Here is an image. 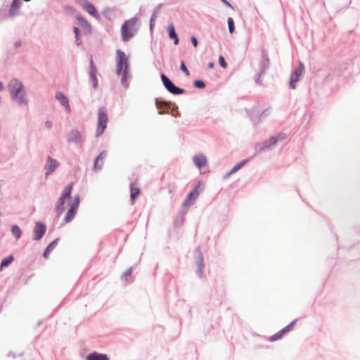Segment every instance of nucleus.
Instances as JSON below:
<instances>
[{
  "instance_id": "nucleus-20",
  "label": "nucleus",
  "mask_w": 360,
  "mask_h": 360,
  "mask_svg": "<svg viewBox=\"0 0 360 360\" xmlns=\"http://www.w3.org/2000/svg\"><path fill=\"white\" fill-rule=\"evenodd\" d=\"M193 160L195 165L199 169L202 168L207 164V158L204 155H194Z\"/></svg>"
},
{
  "instance_id": "nucleus-16",
  "label": "nucleus",
  "mask_w": 360,
  "mask_h": 360,
  "mask_svg": "<svg viewBox=\"0 0 360 360\" xmlns=\"http://www.w3.org/2000/svg\"><path fill=\"white\" fill-rule=\"evenodd\" d=\"M76 19L77 20L79 25L83 28L85 33H91V25L84 17L82 15H77L76 16Z\"/></svg>"
},
{
  "instance_id": "nucleus-57",
  "label": "nucleus",
  "mask_w": 360,
  "mask_h": 360,
  "mask_svg": "<svg viewBox=\"0 0 360 360\" xmlns=\"http://www.w3.org/2000/svg\"><path fill=\"white\" fill-rule=\"evenodd\" d=\"M214 67V63L213 62H210L207 64V68H213Z\"/></svg>"
},
{
  "instance_id": "nucleus-59",
  "label": "nucleus",
  "mask_w": 360,
  "mask_h": 360,
  "mask_svg": "<svg viewBox=\"0 0 360 360\" xmlns=\"http://www.w3.org/2000/svg\"><path fill=\"white\" fill-rule=\"evenodd\" d=\"M1 215H2V214H1V212H0V217H1Z\"/></svg>"
},
{
  "instance_id": "nucleus-19",
  "label": "nucleus",
  "mask_w": 360,
  "mask_h": 360,
  "mask_svg": "<svg viewBox=\"0 0 360 360\" xmlns=\"http://www.w3.org/2000/svg\"><path fill=\"white\" fill-rule=\"evenodd\" d=\"M68 142L79 143L82 141V135L77 129H72L68 137Z\"/></svg>"
},
{
  "instance_id": "nucleus-30",
  "label": "nucleus",
  "mask_w": 360,
  "mask_h": 360,
  "mask_svg": "<svg viewBox=\"0 0 360 360\" xmlns=\"http://www.w3.org/2000/svg\"><path fill=\"white\" fill-rule=\"evenodd\" d=\"M250 159H245V160H243L242 161L239 162L238 163H237L232 169H231V172H238L239 169H240L247 162H248Z\"/></svg>"
},
{
  "instance_id": "nucleus-50",
  "label": "nucleus",
  "mask_w": 360,
  "mask_h": 360,
  "mask_svg": "<svg viewBox=\"0 0 360 360\" xmlns=\"http://www.w3.org/2000/svg\"><path fill=\"white\" fill-rule=\"evenodd\" d=\"M191 199L186 198L183 202L182 206H187L190 204Z\"/></svg>"
},
{
  "instance_id": "nucleus-42",
  "label": "nucleus",
  "mask_w": 360,
  "mask_h": 360,
  "mask_svg": "<svg viewBox=\"0 0 360 360\" xmlns=\"http://www.w3.org/2000/svg\"><path fill=\"white\" fill-rule=\"evenodd\" d=\"M204 267L205 266H197L196 274L200 278H202V276H203V269H204Z\"/></svg>"
},
{
  "instance_id": "nucleus-12",
  "label": "nucleus",
  "mask_w": 360,
  "mask_h": 360,
  "mask_svg": "<svg viewBox=\"0 0 360 360\" xmlns=\"http://www.w3.org/2000/svg\"><path fill=\"white\" fill-rule=\"evenodd\" d=\"M90 77V82H91L92 87L97 89L98 85V81L97 78V68L94 63L93 59H90V70L89 72Z\"/></svg>"
},
{
  "instance_id": "nucleus-41",
  "label": "nucleus",
  "mask_w": 360,
  "mask_h": 360,
  "mask_svg": "<svg viewBox=\"0 0 360 360\" xmlns=\"http://www.w3.org/2000/svg\"><path fill=\"white\" fill-rule=\"evenodd\" d=\"M264 74H262L260 71H259L258 73H257L255 77H254V79H255V82L258 85H261L262 84V81L260 79L261 77Z\"/></svg>"
},
{
  "instance_id": "nucleus-26",
  "label": "nucleus",
  "mask_w": 360,
  "mask_h": 360,
  "mask_svg": "<svg viewBox=\"0 0 360 360\" xmlns=\"http://www.w3.org/2000/svg\"><path fill=\"white\" fill-rule=\"evenodd\" d=\"M259 71L262 74H264L266 70L269 69L270 66V60H260L259 64Z\"/></svg>"
},
{
  "instance_id": "nucleus-5",
  "label": "nucleus",
  "mask_w": 360,
  "mask_h": 360,
  "mask_svg": "<svg viewBox=\"0 0 360 360\" xmlns=\"http://www.w3.org/2000/svg\"><path fill=\"white\" fill-rule=\"evenodd\" d=\"M136 22V18H131L124 21L121 27L122 39L123 41H128L134 35V27Z\"/></svg>"
},
{
  "instance_id": "nucleus-40",
  "label": "nucleus",
  "mask_w": 360,
  "mask_h": 360,
  "mask_svg": "<svg viewBox=\"0 0 360 360\" xmlns=\"http://www.w3.org/2000/svg\"><path fill=\"white\" fill-rule=\"evenodd\" d=\"M218 62H219V65L221 68H227V65H228L227 63H226L225 58L221 55L219 56Z\"/></svg>"
},
{
  "instance_id": "nucleus-21",
  "label": "nucleus",
  "mask_w": 360,
  "mask_h": 360,
  "mask_svg": "<svg viewBox=\"0 0 360 360\" xmlns=\"http://www.w3.org/2000/svg\"><path fill=\"white\" fill-rule=\"evenodd\" d=\"M86 360H110V359L105 354L94 352L86 356Z\"/></svg>"
},
{
  "instance_id": "nucleus-14",
  "label": "nucleus",
  "mask_w": 360,
  "mask_h": 360,
  "mask_svg": "<svg viewBox=\"0 0 360 360\" xmlns=\"http://www.w3.org/2000/svg\"><path fill=\"white\" fill-rule=\"evenodd\" d=\"M21 0H13L8 10V15L13 18L19 14V10L21 7Z\"/></svg>"
},
{
  "instance_id": "nucleus-55",
  "label": "nucleus",
  "mask_w": 360,
  "mask_h": 360,
  "mask_svg": "<svg viewBox=\"0 0 360 360\" xmlns=\"http://www.w3.org/2000/svg\"><path fill=\"white\" fill-rule=\"evenodd\" d=\"M172 39L174 40V45H178L179 44V39L178 36L175 37L174 38H172Z\"/></svg>"
},
{
  "instance_id": "nucleus-39",
  "label": "nucleus",
  "mask_w": 360,
  "mask_h": 360,
  "mask_svg": "<svg viewBox=\"0 0 360 360\" xmlns=\"http://www.w3.org/2000/svg\"><path fill=\"white\" fill-rule=\"evenodd\" d=\"M179 69L184 72L185 73L186 75L188 76L190 75V72L189 70H188V68H186V65H185V63L184 60H181V65H180V67H179Z\"/></svg>"
},
{
  "instance_id": "nucleus-43",
  "label": "nucleus",
  "mask_w": 360,
  "mask_h": 360,
  "mask_svg": "<svg viewBox=\"0 0 360 360\" xmlns=\"http://www.w3.org/2000/svg\"><path fill=\"white\" fill-rule=\"evenodd\" d=\"M132 273V267H130L128 269H127L123 274L121 276L122 278H124L125 277H127L129 276H130Z\"/></svg>"
},
{
  "instance_id": "nucleus-45",
  "label": "nucleus",
  "mask_w": 360,
  "mask_h": 360,
  "mask_svg": "<svg viewBox=\"0 0 360 360\" xmlns=\"http://www.w3.org/2000/svg\"><path fill=\"white\" fill-rule=\"evenodd\" d=\"M191 42L192 43L193 46L194 47H197V46L198 44V39L195 36L193 35L191 37Z\"/></svg>"
},
{
  "instance_id": "nucleus-52",
  "label": "nucleus",
  "mask_w": 360,
  "mask_h": 360,
  "mask_svg": "<svg viewBox=\"0 0 360 360\" xmlns=\"http://www.w3.org/2000/svg\"><path fill=\"white\" fill-rule=\"evenodd\" d=\"M235 172H231V169L229 170L227 173H226L224 175V179H227L228 177H229L231 175H232L233 174H234Z\"/></svg>"
},
{
  "instance_id": "nucleus-54",
  "label": "nucleus",
  "mask_w": 360,
  "mask_h": 360,
  "mask_svg": "<svg viewBox=\"0 0 360 360\" xmlns=\"http://www.w3.org/2000/svg\"><path fill=\"white\" fill-rule=\"evenodd\" d=\"M277 333H278V336H279V338L281 339L285 335V333L284 332H283L282 329L281 330H279L278 332H277Z\"/></svg>"
},
{
  "instance_id": "nucleus-28",
  "label": "nucleus",
  "mask_w": 360,
  "mask_h": 360,
  "mask_svg": "<svg viewBox=\"0 0 360 360\" xmlns=\"http://www.w3.org/2000/svg\"><path fill=\"white\" fill-rule=\"evenodd\" d=\"M65 200L61 198L58 199L57 205H56V211L60 214H62L65 210Z\"/></svg>"
},
{
  "instance_id": "nucleus-15",
  "label": "nucleus",
  "mask_w": 360,
  "mask_h": 360,
  "mask_svg": "<svg viewBox=\"0 0 360 360\" xmlns=\"http://www.w3.org/2000/svg\"><path fill=\"white\" fill-rule=\"evenodd\" d=\"M82 7L88 13L95 18H100L99 13L92 3L86 1V2L83 4Z\"/></svg>"
},
{
  "instance_id": "nucleus-33",
  "label": "nucleus",
  "mask_w": 360,
  "mask_h": 360,
  "mask_svg": "<svg viewBox=\"0 0 360 360\" xmlns=\"http://www.w3.org/2000/svg\"><path fill=\"white\" fill-rule=\"evenodd\" d=\"M167 32L170 39L174 38L175 37L178 36L175 31V28L172 24L168 26Z\"/></svg>"
},
{
  "instance_id": "nucleus-35",
  "label": "nucleus",
  "mask_w": 360,
  "mask_h": 360,
  "mask_svg": "<svg viewBox=\"0 0 360 360\" xmlns=\"http://www.w3.org/2000/svg\"><path fill=\"white\" fill-rule=\"evenodd\" d=\"M193 86L197 89H202L205 87L206 84L204 81L201 79H196L193 82Z\"/></svg>"
},
{
  "instance_id": "nucleus-51",
  "label": "nucleus",
  "mask_w": 360,
  "mask_h": 360,
  "mask_svg": "<svg viewBox=\"0 0 360 360\" xmlns=\"http://www.w3.org/2000/svg\"><path fill=\"white\" fill-rule=\"evenodd\" d=\"M235 172H231V169L229 170L227 173H226L224 175V179H227L228 177H229L231 175H232L233 174H234Z\"/></svg>"
},
{
  "instance_id": "nucleus-58",
  "label": "nucleus",
  "mask_w": 360,
  "mask_h": 360,
  "mask_svg": "<svg viewBox=\"0 0 360 360\" xmlns=\"http://www.w3.org/2000/svg\"><path fill=\"white\" fill-rule=\"evenodd\" d=\"M4 89V85L1 82H0V92Z\"/></svg>"
},
{
  "instance_id": "nucleus-10",
  "label": "nucleus",
  "mask_w": 360,
  "mask_h": 360,
  "mask_svg": "<svg viewBox=\"0 0 360 360\" xmlns=\"http://www.w3.org/2000/svg\"><path fill=\"white\" fill-rule=\"evenodd\" d=\"M304 69V64L302 63H300L299 65L292 71L290 80V87L291 89H294L296 88L295 84L300 79V77Z\"/></svg>"
},
{
  "instance_id": "nucleus-48",
  "label": "nucleus",
  "mask_w": 360,
  "mask_h": 360,
  "mask_svg": "<svg viewBox=\"0 0 360 360\" xmlns=\"http://www.w3.org/2000/svg\"><path fill=\"white\" fill-rule=\"evenodd\" d=\"M221 1L226 6L233 9V6H232V4L228 1V0H221Z\"/></svg>"
},
{
  "instance_id": "nucleus-36",
  "label": "nucleus",
  "mask_w": 360,
  "mask_h": 360,
  "mask_svg": "<svg viewBox=\"0 0 360 360\" xmlns=\"http://www.w3.org/2000/svg\"><path fill=\"white\" fill-rule=\"evenodd\" d=\"M198 195V186H195L186 196L191 200H194Z\"/></svg>"
},
{
  "instance_id": "nucleus-1",
  "label": "nucleus",
  "mask_w": 360,
  "mask_h": 360,
  "mask_svg": "<svg viewBox=\"0 0 360 360\" xmlns=\"http://www.w3.org/2000/svg\"><path fill=\"white\" fill-rule=\"evenodd\" d=\"M116 74L122 75L121 84L127 89L129 86L128 79L131 77L129 62L125 53L120 49L116 51Z\"/></svg>"
},
{
  "instance_id": "nucleus-7",
  "label": "nucleus",
  "mask_w": 360,
  "mask_h": 360,
  "mask_svg": "<svg viewBox=\"0 0 360 360\" xmlns=\"http://www.w3.org/2000/svg\"><path fill=\"white\" fill-rule=\"evenodd\" d=\"M80 202V196L79 195H75L74 196L73 201L72 204L70 205L69 209L68 210L67 214L64 218V221L66 223H69L72 221V219L75 218L77 209L79 206Z\"/></svg>"
},
{
  "instance_id": "nucleus-22",
  "label": "nucleus",
  "mask_w": 360,
  "mask_h": 360,
  "mask_svg": "<svg viewBox=\"0 0 360 360\" xmlns=\"http://www.w3.org/2000/svg\"><path fill=\"white\" fill-rule=\"evenodd\" d=\"M195 264L197 266H205L203 254L200 247L198 246L195 250Z\"/></svg>"
},
{
  "instance_id": "nucleus-32",
  "label": "nucleus",
  "mask_w": 360,
  "mask_h": 360,
  "mask_svg": "<svg viewBox=\"0 0 360 360\" xmlns=\"http://www.w3.org/2000/svg\"><path fill=\"white\" fill-rule=\"evenodd\" d=\"M227 23L229 33L233 34L235 32V23L233 19L231 17H229Z\"/></svg>"
},
{
  "instance_id": "nucleus-31",
  "label": "nucleus",
  "mask_w": 360,
  "mask_h": 360,
  "mask_svg": "<svg viewBox=\"0 0 360 360\" xmlns=\"http://www.w3.org/2000/svg\"><path fill=\"white\" fill-rule=\"evenodd\" d=\"M140 193V189L139 188H134L132 186V184H131V195H130V197H131V200H135L137 197L139 196Z\"/></svg>"
},
{
  "instance_id": "nucleus-34",
  "label": "nucleus",
  "mask_w": 360,
  "mask_h": 360,
  "mask_svg": "<svg viewBox=\"0 0 360 360\" xmlns=\"http://www.w3.org/2000/svg\"><path fill=\"white\" fill-rule=\"evenodd\" d=\"M297 321V319H295L294 321L290 322L288 326H286L285 327L282 328L283 332H284L286 334V333H289L290 331H291L293 329Z\"/></svg>"
},
{
  "instance_id": "nucleus-8",
  "label": "nucleus",
  "mask_w": 360,
  "mask_h": 360,
  "mask_svg": "<svg viewBox=\"0 0 360 360\" xmlns=\"http://www.w3.org/2000/svg\"><path fill=\"white\" fill-rule=\"evenodd\" d=\"M276 145V138L271 136L269 139L264 140L262 143H257L255 145V150L257 153H262L271 150Z\"/></svg>"
},
{
  "instance_id": "nucleus-6",
  "label": "nucleus",
  "mask_w": 360,
  "mask_h": 360,
  "mask_svg": "<svg viewBox=\"0 0 360 360\" xmlns=\"http://www.w3.org/2000/svg\"><path fill=\"white\" fill-rule=\"evenodd\" d=\"M162 82L165 88L173 95H181L186 93L184 89L180 88L174 84V83L164 73L160 75Z\"/></svg>"
},
{
  "instance_id": "nucleus-23",
  "label": "nucleus",
  "mask_w": 360,
  "mask_h": 360,
  "mask_svg": "<svg viewBox=\"0 0 360 360\" xmlns=\"http://www.w3.org/2000/svg\"><path fill=\"white\" fill-rule=\"evenodd\" d=\"M185 212H180L175 217L174 221V226L175 228L181 227L184 223Z\"/></svg>"
},
{
  "instance_id": "nucleus-27",
  "label": "nucleus",
  "mask_w": 360,
  "mask_h": 360,
  "mask_svg": "<svg viewBox=\"0 0 360 360\" xmlns=\"http://www.w3.org/2000/svg\"><path fill=\"white\" fill-rule=\"evenodd\" d=\"M12 234L17 238H20L22 236V231L18 225H13L11 226Z\"/></svg>"
},
{
  "instance_id": "nucleus-60",
  "label": "nucleus",
  "mask_w": 360,
  "mask_h": 360,
  "mask_svg": "<svg viewBox=\"0 0 360 360\" xmlns=\"http://www.w3.org/2000/svg\"><path fill=\"white\" fill-rule=\"evenodd\" d=\"M1 311V307H0V311Z\"/></svg>"
},
{
  "instance_id": "nucleus-24",
  "label": "nucleus",
  "mask_w": 360,
  "mask_h": 360,
  "mask_svg": "<svg viewBox=\"0 0 360 360\" xmlns=\"http://www.w3.org/2000/svg\"><path fill=\"white\" fill-rule=\"evenodd\" d=\"M72 187H73L72 184H70L67 185L65 187V188L63 189V191H62L60 198L65 200L67 198H70L71 196Z\"/></svg>"
},
{
  "instance_id": "nucleus-9",
  "label": "nucleus",
  "mask_w": 360,
  "mask_h": 360,
  "mask_svg": "<svg viewBox=\"0 0 360 360\" xmlns=\"http://www.w3.org/2000/svg\"><path fill=\"white\" fill-rule=\"evenodd\" d=\"M46 231V226L41 221H36L33 229L32 240H39L45 235Z\"/></svg>"
},
{
  "instance_id": "nucleus-44",
  "label": "nucleus",
  "mask_w": 360,
  "mask_h": 360,
  "mask_svg": "<svg viewBox=\"0 0 360 360\" xmlns=\"http://www.w3.org/2000/svg\"><path fill=\"white\" fill-rule=\"evenodd\" d=\"M261 55H262L261 60H269L268 55L264 49H262L261 51Z\"/></svg>"
},
{
  "instance_id": "nucleus-2",
  "label": "nucleus",
  "mask_w": 360,
  "mask_h": 360,
  "mask_svg": "<svg viewBox=\"0 0 360 360\" xmlns=\"http://www.w3.org/2000/svg\"><path fill=\"white\" fill-rule=\"evenodd\" d=\"M8 89L12 101L19 105L28 104L27 91L22 82L15 78L12 79L8 83Z\"/></svg>"
},
{
  "instance_id": "nucleus-3",
  "label": "nucleus",
  "mask_w": 360,
  "mask_h": 360,
  "mask_svg": "<svg viewBox=\"0 0 360 360\" xmlns=\"http://www.w3.org/2000/svg\"><path fill=\"white\" fill-rule=\"evenodd\" d=\"M155 106L159 110V114L170 113L174 117H179V114L177 110L178 107L174 103L167 102L161 98L155 99Z\"/></svg>"
},
{
  "instance_id": "nucleus-11",
  "label": "nucleus",
  "mask_w": 360,
  "mask_h": 360,
  "mask_svg": "<svg viewBox=\"0 0 360 360\" xmlns=\"http://www.w3.org/2000/svg\"><path fill=\"white\" fill-rule=\"evenodd\" d=\"M59 165V162L56 159L51 156H48L46 162L44 166L46 176L52 174Z\"/></svg>"
},
{
  "instance_id": "nucleus-29",
  "label": "nucleus",
  "mask_w": 360,
  "mask_h": 360,
  "mask_svg": "<svg viewBox=\"0 0 360 360\" xmlns=\"http://www.w3.org/2000/svg\"><path fill=\"white\" fill-rule=\"evenodd\" d=\"M73 32L75 35V43L77 46H79L82 44L80 30L77 27H74Z\"/></svg>"
},
{
  "instance_id": "nucleus-56",
  "label": "nucleus",
  "mask_w": 360,
  "mask_h": 360,
  "mask_svg": "<svg viewBox=\"0 0 360 360\" xmlns=\"http://www.w3.org/2000/svg\"><path fill=\"white\" fill-rule=\"evenodd\" d=\"M7 356L9 357V356H13V357H15L16 356V354H14L13 352H9L8 354H7Z\"/></svg>"
},
{
  "instance_id": "nucleus-18",
  "label": "nucleus",
  "mask_w": 360,
  "mask_h": 360,
  "mask_svg": "<svg viewBox=\"0 0 360 360\" xmlns=\"http://www.w3.org/2000/svg\"><path fill=\"white\" fill-rule=\"evenodd\" d=\"M60 240L59 238H57L54 239L53 241H51L45 248L44 252H43V257L45 259H48L49 257L50 253L56 248L57 246L58 241Z\"/></svg>"
},
{
  "instance_id": "nucleus-37",
  "label": "nucleus",
  "mask_w": 360,
  "mask_h": 360,
  "mask_svg": "<svg viewBox=\"0 0 360 360\" xmlns=\"http://www.w3.org/2000/svg\"><path fill=\"white\" fill-rule=\"evenodd\" d=\"M158 13H155L153 11V13L150 18V31L152 32L155 26V22L157 18Z\"/></svg>"
},
{
  "instance_id": "nucleus-47",
  "label": "nucleus",
  "mask_w": 360,
  "mask_h": 360,
  "mask_svg": "<svg viewBox=\"0 0 360 360\" xmlns=\"http://www.w3.org/2000/svg\"><path fill=\"white\" fill-rule=\"evenodd\" d=\"M162 6H163V4H159L158 6H156L154 8L153 12L155 13H158L160 11Z\"/></svg>"
},
{
  "instance_id": "nucleus-25",
  "label": "nucleus",
  "mask_w": 360,
  "mask_h": 360,
  "mask_svg": "<svg viewBox=\"0 0 360 360\" xmlns=\"http://www.w3.org/2000/svg\"><path fill=\"white\" fill-rule=\"evenodd\" d=\"M14 261V257L13 255H10L4 257L0 264V270L9 266Z\"/></svg>"
},
{
  "instance_id": "nucleus-53",
  "label": "nucleus",
  "mask_w": 360,
  "mask_h": 360,
  "mask_svg": "<svg viewBox=\"0 0 360 360\" xmlns=\"http://www.w3.org/2000/svg\"><path fill=\"white\" fill-rule=\"evenodd\" d=\"M22 45V41L20 40H18V41H16L15 43H14V46L15 48H18L20 46H21Z\"/></svg>"
},
{
  "instance_id": "nucleus-13",
  "label": "nucleus",
  "mask_w": 360,
  "mask_h": 360,
  "mask_svg": "<svg viewBox=\"0 0 360 360\" xmlns=\"http://www.w3.org/2000/svg\"><path fill=\"white\" fill-rule=\"evenodd\" d=\"M107 158V151L103 150L101 152L96 158L94 162V170L101 171L103 166L104 160Z\"/></svg>"
},
{
  "instance_id": "nucleus-49",
  "label": "nucleus",
  "mask_w": 360,
  "mask_h": 360,
  "mask_svg": "<svg viewBox=\"0 0 360 360\" xmlns=\"http://www.w3.org/2000/svg\"><path fill=\"white\" fill-rule=\"evenodd\" d=\"M44 125L47 129H51L53 126V124L51 121L47 120L45 122Z\"/></svg>"
},
{
  "instance_id": "nucleus-38",
  "label": "nucleus",
  "mask_w": 360,
  "mask_h": 360,
  "mask_svg": "<svg viewBox=\"0 0 360 360\" xmlns=\"http://www.w3.org/2000/svg\"><path fill=\"white\" fill-rule=\"evenodd\" d=\"M276 138V143L279 141H283L287 138V135L285 133L279 132L277 134L272 136Z\"/></svg>"
},
{
  "instance_id": "nucleus-17",
  "label": "nucleus",
  "mask_w": 360,
  "mask_h": 360,
  "mask_svg": "<svg viewBox=\"0 0 360 360\" xmlns=\"http://www.w3.org/2000/svg\"><path fill=\"white\" fill-rule=\"evenodd\" d=\"M56 98L60 102V105L63 106L68 112H70L69 99L63 93L57 92L56 94Z\"/></svg>"
},
{
  "instance_id": "nucleus-46",
  "label": "nucleus",
  "mask_w": 360,
  "mask_h": 360,
  "mask_svg": "<svg viewBox=\"0 0 360 360\" xmlns=\"http://www.w3.org/2000/svg\"><path fill=\"white\" fill-rule=\"evenodd\" d=\"M281 338H279V336H278V333H275L273 335H271L270 338H269V340L271 342H274V341H276V340H280Z\"/></svg>"
},
{
  "instance_id": "nucleus-4",
  "label": "nucleus",
  "mask_w": 360,
  "mask_h": 360,
  "mask_svg": "<svg viewBox=\"0 0 360 360\" xmlns=\"http://www.w3.org/2000/svg\"><path fill=\"white\" fill-rule=\"evenodd\" d=\"M108 117L105 107H100L98 110V122L96 131V136H101L107 127Z\"/></svg>"
}]
</instances>
